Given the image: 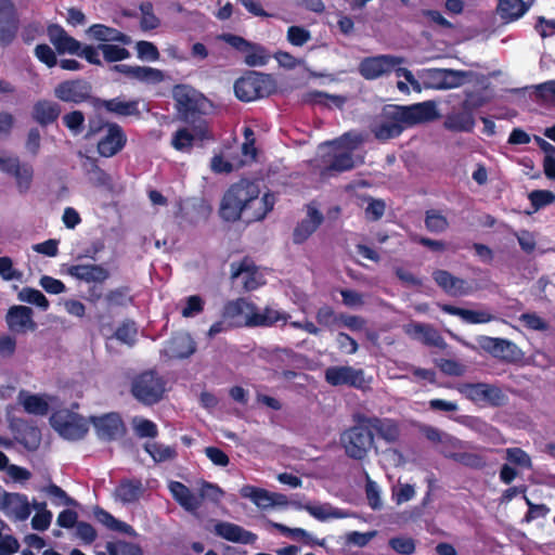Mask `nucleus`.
Wrapping results in <instances>:
<instances>
[{"instance_id": "nucleus-1", "label": "nucleus", "mask_w": 555, "mask_h": 555, "mask_svg": "<svg viewBox=\"0 0 555 555\" xmlns=\"http://www.w3.org/2000/svg\"><path fill=\"white\" fill-rule=\"evenodd\" d=\"M437 116L431 101L409 106L386 105L370 124V130L378 141L385 142L399 137L405 127L434 120Z\"/></svg>"}, {"instance_id": "nucleus-2", "label": "nucleus", "mask_w": 555, "mask_h": 555, "mask_svg": "<svg viewBox=\"0 0 555 555\" xmlns=\"http://www.w3.org/2000/svg\"><path fill=\"white\" fill-rule=\"evenodd\" d=\"M260 189L256 181L242 179L232 184L224 193L220 204L221 218L225 221H237L242 214L258 201L259 207L248 218V221L262 220L273 209L275 197L271 193H266L258 199Z\"/></svg>"}, {"instance_id": "nucleus-3", "label": "nucleus", "mask_w": 555, "mask_h": 555, "mask_svg": "<svg viewBox=\"0 0 555 555\" xmlns=\"http://www.w3.org/2000/svg\"><path fill=\"white\" fill-rule=\"evenodd\" d=\"M48 37L59 54H72L94 66H103L100 43L98 46L83 44L69 36L59 24H51L47 28Z\"/></svg>"}, {"instance_id": "nucleus-4", "label": "nucleus", "mask_w": 555, "mask_h": 555, "mask_svg": "<svg viewBox=\"0 0 555 555\" xmlns=\"http://www.w3.org/2000/svg\"><path fill=\"white\" fill-rule=\"evenodd\" d=\"M179 118L185 122H195L206 114L211 104L207 98L186 85H176L172 88Z\"/></svg>"}, {"instance_id": "nucleus-5", "label": "nucleus", "mask_w": 555, "mask_h": 555, "mask_svg": "<svg viewBox=\"0 0 555 555\" xmlns=\"http://www.w3.org/2000/svg\"><path fill=\"white\" fill-rule=\"evenodd\" d=\"M276 90V82L271 75L262 72H247L234 83V92L238 100L250 102L270 95Z\"/></svg>"}, {"instance_id": "nucleus-6", "label": "nucleus", "mask_w": 555, "mask_h": 555, "mask_svg": "<svg viewBox=\"0 0 555 555\" xmlns=\"http://www.w3.org/2000/svg\"><path fill=\"white\" fill-rule=\"evenodd\" d=\"M356 424L340 435V444L347 456L361 461L374 446V434L367 423L354 420Z\"/></svg>"}, {"instance_id": "nucleus-7", "label": "nucleus", "mask_w": 555, "mask_h": 555, "mask_svg": "<svg viewBox=\"0 0 555 555\" xmlns=\"http://www.w3.org/2000/svg\"><path fill=\"white\" fill-rule=\"evenodd\" d=\"M166 390V382L156 371H145L135 376L131 383L133 397L146 405L159 402Z\"/></svg>"}, {"instance_id": "nucleus-8", "label": "nucleus", "mask_w": 555, "mask_h": 555, "mask_svg": "<svg viewBox=\"0 0 555 555\" xmlns=\"http://www.w3.org/2000/svg\"><path fill=\"white\" fill-rule=\"evenodd\" d=\"M457 391L476 404H488L500 408L507 403V396L496 384L489 383H462L456 387Z\"/></svg>"}, {"instance_id": "nucleus-9", "label": "nucleus", "mask_w": 555, "mask_h": 555, "mask_svg": "<svg viewBox=\"0 0 555 555\" xmlns=\"http://www.w3.org/2000/svg\"><path fill=\"white\" fill-rule=\"evenodd\" d=\"M51 426L65 439L79 440L88 433L86 420L68 409L55 411L50 417Z\"/></svg>"}, {"instance_id": "nucleus-10", "label": "nucleus", "mask_w": 555, "mask_h": 555, "mask_svg": "<svg viewBox=\"0 0 555 555\" xmlns=\"http://www.w3.org/2000/svg\"><path fill=\"white\" fill-rule=\"evenodd\" d=\"M325 380L332 386L347 385L363 388L365 385L363 370L348 365L327 367L325 371Z\"/></svg>"}, {"instance_id": "nucleus-11", "label": "nucleus", "mask_w": 555, "mask_h": 555, "mask_svg": "<svg viewBox=\"0 0 555 555\" xmlns=\"http://www.w3.org/2000/svg\"><path fill=\"white\" fill-rule=\"evenodd\" d=\"M8 328L14 334H26L37 330L34 321V310L28 306H12L5 315Z\"/></svg>"}, {"instance_id": "nucleus-12", "label": "nucleus", "mask_w": 555, "mask_h": 555, "mask_svg": "<svg viewBox=\"0 0 555 555\" xmlns=\"http://www.w3.org/2000/svg\"><path fill=\"white\" fill-rule=\"evenodd\" d=\"M353 420L367 423L370 430H375L376 435L388 443H395L400 438V427L395 420L366 416L361 413L354 414Z\"/></svg>"}, {"instance_id": "nucleus-13", "label": "nucleus", "mask_w": 555, "mask_h": 555, "mask_svg": "<svg viewBox=\"0 0 555 555\" xmlns=\"http://www.w3.org/2000/svg\"><path fill=\"white\" fill-rule=\"evenodd\" d=\"M477 343L480 349L490 353L493 358L512 362L517 357L518 348L511 340L489 336H479L477 338Z\"/></svg>"}, {"instance_id": "nucleus-14", "label": "nucleus", "mask_w": 555, "mask_h": 555, "mask_svg": "<svg viewBox=\"0 0 555 555\" xmlns=\"http://www.w3.org/2000/svg\"><path fill=\"white\" fill-rule=\"evenodd\" d=\"M443 127L452 132H472L475 127V117L468 101H464L461 108H453L444 117Z\"/></svg>"}, {"instance_id": "nucleus-15", "label": "nucleus", "mask_w": 555, "mask_h": 555, "mask_svg": "<svg viewBox=\"0 0 555 555\" xmlns=\"http://www.w3.org/2000/svg\"><path fill=\"white\" fill-rule=\"evenodd\" d=\"M90 421L96 430L98 437L102 440H115L125 431V425L117 413L92 416Z\"/></svg>"}, {"instance_id": "nucleus-16", "label": "nucleus", "mask_w": 555, "mask_h": 555, "mask_svg": "<svg viewBox=\"0 0 555 555\" xmlns=\"http://www.w3.org/2000/svg\"><path fill=\"white\" fill-rule=\"evenodd\" d=\"M255 306L244 298L230 301L224 306L223 318L233 326H250Z\"/></svg>"}, {"instance_id": "nucleus-17", "label": "nucleus", "mask_w": 555, "mask_h": 555, "mask_svg": "<svg viewBox=\"0 0 555 555\" xmlns=\"http://www.w3.org/2000/svg\"><path fill=\"white\" fill-rule=\"evenodd\" d=\"M0 509L16 520H26L30 515V504L26 495L3 491Z\"/></svg>"}, {"instance_id": "nucleus-18", "label": "nucleus", "mask_w": 555, "mask_h": 555, "mask_svg": "<svg viewBox=\"0 0 555 555\" xmlns=\"http://www.w3.org/2000/svg\"><path fill=\"white\" fill-rule=\"evenodd\" d=\"M55 96L64 102L80 103L90 98L91 86L85 80H68L54 90Z\"/></svg>"}, {"instance_id": "nucleus-19", "label": "nucleus", "mask_w": 555, "mask_h": 555, "mask_svg": "<svg viewBox=\"0 0 555 555\" xmlns=\"http://www.w3.org/2000/svg\"><path fill=\"white\" fill-rule=\"evenodd\" d=\"M126 135L117 124L107 125L105 135L98 143V151L101 156L112 157L116 155L126 144Z\"/></svg>"}, {"instance_id": "nucleus-20", "label": "nucleus", "mask_w": 555, "mask_h": 555, "mask_svg": "<svg viewBox=\"0 0 555 555\" xmlns=\"http://www.w3.org/2000/svg\"><path fill=\"white\" fill-rule=\"evenodd\" d=\"M433 279L441 289L451 296H464L473 292L465 280L454 276L447 270H435Z\"/></svg>"}, {"instance_id": "nucleus-21", "label": "nucleus", "mask_w": 555, "mask_h": 555, "mask_svg": "<svg viewBox=\"0 0 555 555\" xmlns=\"http://www.w3.org/2000/svg\"><path fill=\"white\" fill-rule=\"evenodd\" d=\"M426 87L447 90L462 86L467 77V72H426Z\"/></svg>"}, {"instance_id": "nucleus-22", "label": "nucleus", "mask_w": 555, "mask_h": 555, "mask_svg": "<svg viewBox=\"0 0 555 555\" xmlns=\"http://www.w3.org/2000/svg\"><path fill=\"white\" fill-rule=\"evenodd\" d=\"M82 168L89 183H91L93 186L109 192L114 191L113 178L111 175L100 168L94 158L86 156L85 160L82 162Z\"/></svg>"}, {"instance_id": "nucleus-23", "label": "nucleus", "mask_w": 555, "mask_h": 555, "mask_svg": "<svg viewBox=\"0 0 555 555\" xmlns=\"http://www.w3.org/2000/svg\"><path fill=\"white\" fill-rule=\"evenodd\" d=\"M215 533L228 541L242 544H253L257 540V535L243 527L221 521L215 526Z\"/></svg>"}, {"instance_id": "nucleus-24", "label": "nucleus", "mask_w": 555, "mask_h": 555, "mask_svg": "<svg viewBox=\"0 0 555 555\" xmlns=\"http://www.w3.org/2000/svg\"><path fill=\"white\" fill-rule=\"evenodd\" d=\"M168 488L180 506L191 514L197 513L201 507V498L196 493L180 481H170Z\"/></svg>"}, {"instance_id": "nucleus-25", "label": "nucleus", "mask_w": 555, "mask_h": 555, "mask_svg": "<svg viewBox=\"0 0 555 555\" xmlns=\"http://www.w3.org/2000/svg\"><path fill=\"white\" fill-rule=\"evenodd\" d=\"M323 222V215L313 206L308 205L307 218L294 230L293 240L296 244L304 243Z\"/></svg>"}, {"instance_id": "nucleus-26", "label": "nucleus", "mask_w": 555, "mask_h": 555, "mask_svg": "<svg viewBox=\"0 0 555 555\" xmlns=\"http://www.w3.org/2000/svg\"><path fill=\"white\" fill-rule=\"evenodd\" d=\"M144 492L143 483L140 479H122L114 490V498L122 504L138 502Z\"/></svg>"}, {"instance_id": "nucleus-27", "label": "nucleus", "mask_w": 555, "mask_h": 555, "mask_svg": "<svg viewBox=\"0 0 555 555\" xmlns=\"http://www.w3.org/2000/svg\"><path fill=\"white\" fill-rule=\"evenodd\" d=\"M86 33L90 38L100 43L120 42L122 44H129L131 42V38L127 34L104 24H93Z\"/></svg>"}, {"instance_id": "nucleus-28", "label": "nucleus", "mask_w": 555, "mask_h": 555, "mask_svg": "<svg viewBox=\"0 0 555 555\" xmlns=\"http://www.w3.org/2000/svg\"><path fill=\"white\" fill-rule=\"evenodd\" d=\"M532 4L531 0H499L496 12L502 21L511 23L522 17Z\"/></svg>"}, {"instance_id": "nucleus-29", "label": "nucleus", "mask_w": 555, "mask_h": 555, "mask_svg": "<svg viewBox=\"0 0 555 555\" xmlns=\"http://www.w3.org/2000/svg\"><path fill=\"white\" fill-rule=\"evenodd\" d=\"M195 350L196 346L191 335L188 333H179L169 340L166 353L170 358L184 359L192 356Z\"/></svg>"}, {"instance_id": "nucleus-30", "label": "nucleus", "mask_w": 555, "mask_h": 555, "mask_svg": "<svg viewBox=\"0 0 555 555\" xmlns=\"http://www.w3.org/2000/svg\"><path fill=\"white\" fill-rule=\"evenodd\" d=\"M240 278L243 279V286L246 291L256 289L260 285L256 276V267L248 259L231 263V279L234 281Z\"/></svg>"}, {"instance_id": "nucleus-31", "label": "nucleus", "mask_w": 555, "mask_h": 555, "mask_svg": "<svg viewBox=\"0 0 555 555\" xmlns=\"http://www.w3.org/2000/svg\"><path fill=\"white\" fill-rule=\"evenodd\" d=\"M68 274L85 282L102 283L109 278V272L99 264H76L68 268Z\"/></svg>"}, {"instance_id": "nucleus-32", "label": "nucleus", "mask_w": 555, "mask_h": 555, "mask_svg": "<svg viewBox=\"0 0 555 555\" xmlns=\"http://www.w3.org/2000/svg\"><path fill=\"white\" fill-rule=\"evenodd\" d=\"M440 308L446 313L457 315L460 317L464 322L469 324H481V323H488L493 320H495V315L490 313L487 310H469L464 308H459L452 305H440Z\"/></svg>"}, {"instance_id": "nucleus-33", "label": "nucleus", "mask_w": 555, "mask_h": 555, "mask_svg": "<svg viewBox=\"0 0 555 555\" xmlns=\"http://www.w3.org/2000/svg\"><path fill=\"white\" fill-rule=\"evenodd\" d=\"M404 60L400 56L395 55H376L364 57L358 67V69H404L401 67Z\"/></svg>"}, {"instance_id": "nucleus-34", "label": "nucleus", "mask_w": 555, "mask_h": 555, "mask_svg": "<svg viewBox=\"0 0 555 555\" xmlns=\"http://www.w3.org/2000/svg\"><path fill=\"white\" fill-rule=\"evenodd\" d=\"M60 114V105L51 101H38L33 108V118L41 126L54 122Z\"/></svg>"}, {"instance_id": "nucleus-35", "label": "nucleus", "mask_w": 555, "mask_h": 555, "mask_svg": "<svg viewBox=\"0 0 555 555\" xmlns=\"http://www.w3.org/2000/svg\"><path fill=\"white\" fill-rule=\"evenodd\" d=\"M272 362H281L286 366L302 369L308 363V358L289 348H275L270 356Z\"/></svg>"}, {"instance_id": "nucleus-36", "label": "nucleus", "mask_w": 555, "mask_h": 555, "mask_svg": "<svg viewBox=\"0 0 555 555\" xmlns=\"http://www.w3.org/2000/svg\"><path fill=\"white\" fill-rule=\"evenodd\" d=\"M99 106L104 107L107 112L118 116H132L138 115L137 101H122L118 98L112 100H99Z\"/></svg>"}, {"instance_id": "nucleus-37", "label": "nucleus", "mask_w": 555, "mask_h": 555, "mask_svg": "<svg viewBox=\"0 0 555 555\" xmlns=\"http://www.w3.org/2000/svg\"><path fill=\"white\" fill-rule=\"evenodd\" d=\"M305 509L314 518L319 520H326L330 518H345L348 516L347 512L333 507L328 503L324 504H311L305 505Z\"/></svg>"}, {"instance_id": "nucleus-38", "label": "nucleus", "mask_w": 555, "mask_h": 555, "mask_svg": "<svg viewBox=\"0 0 555 555\" xmlns=\"http://www.w3.org/2000/svg\"><path fill=\"white\" fill-rule=\"evenodd\" d=\"M243 498L251 500L258 507L266 509L272 507L271 492L253 486H244L241 491Z\"/></svg>"}, {"instance_id": "nucleus-39", "label": "nucleus", "mask_w": 555, "mask_h": 555, "mask_svg": "<svg viewBox=\"0 0 555 555\" xmlns=\"http://www.w3.org/2000/svg\"><path fill=\"white\" fill-rule=\"evenodd\" d=\"M271 59L270 52L261 44L253 42L244 55V62L250 67L264 66Z\"/></svg>"}, {"instance_id": "nucleus-40", "label": "nucleus", "mask_w": 555, "mask_h": 555, "mask_svg": "<svg viewBox=\"0 0 555 555\" xmlns=\"http://www.w3.org/2000/svg\"><path fill=\"white\" fill-rule=\"evenodd\" d=\"M453 461L472 469H483L488 464L487 457L482 453L463 450L453 456Z\"/></svg>"}, {"instance_id": "nucleus-41", "label": "nucleus", "mask_w": 555, "mask_h": 555, "mask_svg": "<svg viewBox=\"0 0 555 555\" xmlns=\"http://www.w3.org/2000/svg\"><path fill=\"white\" fill-rule=\"evenodd\" d=\"M144 450L153 457L156 463L173 460L177 451L173 447L164 446L157 442H146Z\"/></svg>"}, {"instance_id": "nucleus-42", "label": "nucleus", "mask_w": 555, "mask_h": 555, "mask_svg": "<svg viewBox=\"0 0 555 555\" xmlns=\"http://www.w3.org/2000/svg\"><path fill=\"white\" fill-rule=\"evenodd\" d=\"M12 177L15 178L18 192L24 194L30 189L34 178V168L30 164L21 163Z\"/></svg>"}, {"instance_id": "nucleus-43", "label": "nucleus", "mask_w": 555, "mask_h": 555, "mask_svg": "<svg viewBox=\"0 0 555 555\" xmlns=\"http://www.w3.org/2000/svg\"><path fill=\"white\" fill-rule=\"evenodd\" d=\"M17 297L20 301L35 305L42 311H47L50 306L47 297L36 288L24 287L20 291Z\"/></svg>"}, {"instance_id": "nucleus-44", "label": "nucleus", "mask_w": 555, "mask_h": 555, "mask_svg": "<svg viewBox=\"0 0 555 555\" xmlns=\"http://www.w3.org/2000/svg\"><path fill=\"white\" fill-rule=\"evenodd\" d=\"M280 320L286 321L287 315H283L280 312L269 308L264 309L262 312H258L255 309L250 326H270Z\"/></svg>"}, {"instance_id": "nucleus-45", "label": "nucleus", "mask_w": 555, "mask_h": 555, "mask_svg": "<svg viewBox=\"0 0 555 555\" xmlns=\"http://www.w3.org/2000/svg\"><path fill=\"white\" fill-rule=\"evenodd\" d=\"M438 446L439 452L444 457L453 460V456H455L457 452L464 449L465 443L462 440L449 435L448 433H444Z\"/></svg>"}, {"instance_id": "nucleus-46", "label": "nucleus", "mask_w": 555, "mask_h": 555, "mask_svg": "<svg viewBox=\"0 0 555 555\" xmlns=\"http://www.w3.org/2000/svg\"><path fill=\"white\" fill-rule=\"evenodd\" d=\"M102 60L106 63H116L130 56V52L122 47L112 43H100Z\"/></svg>"}, {"instance_id": "nucleus-47", "label": "nucleus", "mask_w": 555, "mask_h": 555, "mask_svg": "<svg viewBox=\"0 0 555 555\" xmlns=\"http://www.w3.org/2000/svg\"><path fill=\"white\" fill-rule=\"evenodd\" d=\"M130 79L138 80L147 86H157L170 80L164 72H124Z\"/></svg>"}, {"instance_id": "nucleus-48", "label": "nucleus", "mask_w": 555, "mask_h": 555, "mask_svg": "<svg viewBox=\"0 0 555 555\" xmlns=\"http://www.w3.org/2000/svg\"><path fill=\"white\" fill-rule=\"evenodd\" d=\"M140 11H141V20H140V27L142 30H153L157 28L160 24L159 18L154 14V7L153 3L150 1L143 2L140 4Z\"/></svg>"}, {"instance_id": "nucleus-49", "label": "nucleus", "mask_w": 555, "mask_h": 555, "mask_svg": "<svg viewBox=\"0 0 555 555\" xmlns=\"http://www.w3.org/2000/svg\"><path fill=\"white\" fill-rule=\"evenodd\" d=\"M22 404L27 413L46 415L49 412V403L37 395H26Z\"/></svg>"}, {"instance_id": "nucleus-50", "label": "nucleus", "mask_w": 555, "mask_h": 555, "mask_svg": "<svg viewBox=\"0 0 555 555\" xmlns=\"http://www.w3.org/2000/svg\"><path fill=\"white\" fill-rule=\"evenodd\" d=\"M354 166L352 153L350 151L341 152L334 155L331 164L325 168L326 172L331 171H346L352 169Z\"/></svg>"}, {"instance_id": "nucleus-51", "label": "nucleus", "mask_w": 555, "mask_h": 555, "mask_svg": "<svg viewBox=\"0 0 555 555\" xmlns=\"http://www.w3.org/2000/svg\"><path fill=\"white\" fill-rule=\"evenodd\" d=\"M317 322L326 328H332L339 324L340 314H337L331 306L320 307L315 313Z\"/></svg>"}, {"instance_id": "nucleus-52", "label": "nucleus", "mask_w": 555, "mask_h": 555, "mask_svg": "<svg viewBox=\"0 0 555 555\" xmlns=\"http://www.w3.org/2000/svg\"><path fill=\"white\" fill-rule=\"evenodd\" d=\"M106 551L109 555H142L138 545L125 541L108 542Z\"/></svg>"}, {"instance_id": "nucleus-53", "label": "nucleus", "mask_w": 555, "mask_h": 555, "mask_svg": "<svg viewBox=\"0 0 555 555\" xmlns=\"http://www.w3.org/2000/svg\"><path fill=\"white\" fill-rule=\"evenodd\" d=\"M425 225L430 232L441 233L448 229L449 222L441 214L435 210H429L426 212Z\"/></svg>"}, {"instance_id": "nucleus-54", "label": "nucleus", "mask_w": 555, "mask_h": 555, "mask_svg": "<svg viewBox=\"0 0 555 555\" xmlns=\"http://www.w3.org/2000/svg\"><path fill=\"white\" fill-rule=\"evenodd\" d=\"M133 430L140 438H155L158 435L157 426L150 420L134 418Z\"/></svg>"}, {"instance_id": "nucleus-55", "label": "nucleus", "mask_w": 555, "mask_h": 555, "mask_svg": "<svg viewBox=\"0 0 555 555\" xmlns=\"http://www.w3.org/2000/svg\"><path fill=\"white\" fill-rule=\"evenodd\" d=\"M138 57L145 62H155L159 59L160 54L157 47L150 41L141 40L135 44Z\"/></svg>"}, {"instance_id": "nucleus-56", "label": "nucleus", "mask_w": 555, "mask_h": 555, "mask_svg": "<svg viewBox=\"0 0 555 555\" xmlns=\"http://www.w3.org/2000/svg\"><path fill=\"white\" fill-rule=\"evenodd\" d=\"M137 327L134 322L126 321L117 327L114 336L121 343L132 346L137 337Z\"/></svg>"}, {"instance_id": "nucleus-57", "label": "nucleus", "mask_w": 555, "mask_h": 555, "mask_svg": "<svg viewBox=\"0 0 555 555\" xmlns=\"http://www.w3.org/2000/svg\"><path fill=\"white\" fill-rule=\"evenodd\" d=\"M129 292L130 289L127 286H121L116 289L109 291L105 295V301L107 302V306H125L128 301H131Z\"/></svg>"}, {"instance_id": "nucleus-58", "label": "nucleus", "mask_w": 555, "mask_h": 555, "mask_svg": "<svg viewBox=\"0 0 555 555\" xmlns=\"http://www.w3.org/2000/svg\"><path fill=\"white\" fill-rule=\"evenodd\" d=\"M529 199L534 210L555 202V193L548 190H534L529 194Z\"/></svg>"}, {"instance_id": "nucleus-59", "label": "nucleus", "mask_w": 555, "mask_h": 555, "mask_svg": "<svg viewBox=\"0 0 555 555\" xmlns=\"http://www.w3.org/2000/svg\"><path fill=\"white\" fill-rule=\"evenodd\" d=\"M389 546L401 555H411L415 552V542L412 538L395 537L389 540Z\"/></svg>"}, {"instance_id": "nucleus-60", "label": "nucleus", "mask_w": 555, "mask_h": 555, "mask_svg": "<svg viewBox=\"0 0 555 555\" xmlns=\"http://www.w3.org/2000/svg\"><path fill=\"white\" fill-rule=\"evenodd\" d=\"M506 460L524 468H532L530 456L520 448H508L505 451Z\"/></svg>"}, {"instance_id": "nucleus-61", "label": "nucleus", "mask_w": 555, "mask_h": 555, "mask_svg": "<svg viewBox=\"0 0 555 555\" xmlns=\"http://www.w3.org/2000/svg\"><path fill=\"white\" fill-rule=\"evenodd\" d=\"M35 55L41 63H43L49 68H52L57 64L56 53L50 46L46 43H40L36 46Z\"/></svg>"}, {"instance_id": "nucleus-62", "label": "nucleus", "mask_w": 555, "mask_h": 555, "mask_svg": "<svg viewBox=\"0 0 555 555\" xmlns=\"http://www.w3.org/2000/svg\"><path fill=\"white\" fill-rule=\"evenodd\" d=\"M311 38L310 31L301 26H291L287 29V40L296 47H301Z\"/></svg>"}, {"instance_id": "nucleus-63", "label": "nucleus", "mask_w": 555, "mask_h": 555, "mask_svg": "<svg viewBox=\"0 0 555 555\" xmlns=\"http://www.w3.org/2000/svg\"><path fill=\"white\" fill-rule=\"evenodd\" d=\"M222 494L223 492L218 486L207 481H203L197 495L201 498L202 504L204 500H209L211 502L217 503L220 501Z\"/></svg>"}, {"instance_id": "nucleus-64", "label": "nucleus", "mask_w": 555, "mask_h": 555, "mask_svg": "<svg viewBox=\"0 0 555 555\" xmlns=\"http://www.w3.org/2000/svg\"><path fill=\"white\" fill-rule=\"evenodd\" d=\"M39 285L49 294L57 295L66 291V286L62 281L49 275H42Z\"/></svg>"}]
</instances>
